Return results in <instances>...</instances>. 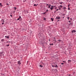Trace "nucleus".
Wrapping results in <instances>:
<instances>
[{
  "mask_svg": "<svg viewBox=\"0 0 76 76\" xmlns=\"http://www.w3.org/2000/svg\"><path fill=\"white\" fill-rule=\"evenodd\" d=\"M39 66L40 67H42V66H41V65H40Z\"/></svg>",
  "mask_w": 76,
  "mask_h": 76,
  "instance_id": "17",
  "label": "nucleus"
},
{
  "mask_svg": "<svg viewBox=\"0 0 76 76\" xmlns=\"http://www.w3.org/2000/svg\"><path fill=\"white\" fill-rule=\"evenodd\" d=\"M4 41H5V40H4V39H1V42H4Z\"/></svg>",
  "mask_w": 76,
  "mask_h": 76,
  "instance_id": "5",
  "label": "nucleus"
},
{
  "mask_svg": "<svg viewBox=\"0 0 76 76\" xmlns=\"http://www.w3.org/2000/svg\"><path fill=\"white\" fill-rule=\"evenodd\" d=\"M2 21L3 22H4V20H2Z\"/></svg>",
  "mask_w": 76,
  "mask_h": 76,
  "instance_id": "19",
  "label": "nucleus"
},
{
  "mask_svg": "<svg viewBox=\"0 0 76 76\" xmlns=\"http://www.w3.org/2000/svg\"><path fill=\"white\" fill-rule=\"evenodd\" d=\"M10 42V41L8 42Z\"/></svg>",
  "mask_w": 76,
  "mask_h": 76,
  "instance_id": "45",
  "label": "nucleus"
},
{
  "mask_svg": "<svg viewBox=\"0 0 76 76\" xmlns=\"http://www.w3.org/2000/svg\"><path fill=\"white\" fill-rule=\"evenodd\" d=\"M34 6H37V5L36 4H34Z\"/></svg>",
  "mask_w": 76,
  "mask_h": 76,
  "instance_id": "9",
  "label": "nucleus"
},
{
  "mask_svg": "<svg viewBox=\"0 0 76 76\" xmlns=\"http://www.w3.org/2000/svg\"><path fill=\"white\" fill-rule=\"evenodd\" d=\"M58 9H57V10H56V11H58Z\"/></svg>",
  "mask_w": 76,
  "mask_h": 76,
  "instance_id": "32",
  "label": "nucleus"
},
{
  "mask_svg": "<svg viewBox=\"0 0 76 76\" xmlns=\"http://www.w3.org/2000/svg\"><path fill=\"white\" fill-rule=\"evenodd\" d=\"M21 18V17L20 16H19V18L20 19Z\"/></svg>",
  "mask_w": 76,
  "mask_h": 76,
  "instance_id": "20",
  "label": "nucleus"
},
{
  "mask_svg": "<svg viewBox=\"0 0 76 76\" xmlns=\"http://www.w3.org/2000/svg\"><path fill=\"white\" fill-rule=\"evenodd\" d=\"M69 5H68V7H69Z\"/></svg>",
  "mask_w": 76,
  "mask_h": 76,
  "instance_id": "41",
  "label": "nucleus"
},
{
  "mask_svg": "<svg viewBox=\"0 0 76 76\" xmlns=\"http://www.w3.org/2000/svg\"><path fill=\"white\" fill-rule=\"evenodd\" d=\"M8 4H7V5H8Z\"/></svg>",
  "mask_w": 76,
  "mask_h": 76,
  "instance_id": "43",
  "label": "nucleus"
},
{
  "mask_svg": "<svg viewBox=\"0 0 76 76\" xmlns=\"http://www.w3.org/2000/svg\"><path fill=\"white\" fill-rule=\"evenodd\" d=\"M48 10H46V12H48Z\"/></svg>",
  "mask_w": 76,
  "mask_h": 76,
  "instance_id": "37",
  "label": "nucleus"
},
{
  "mask_svg": "<svg viewBox=\"0 0 76 76\" xmlns=\"http://www.w3.org/2000/svg\"><path fill=\"white\" fill-rule=\"evenodd\" d=\"M54 39H55L56 38H55V37L54 38Z\"/></svg>",
  "mask_w": 76,
  "mask_h": 76,
  "instance_id": "42",
  "label": "nucleus"
},
{
  "mask_svg": "<svg viewBox=\"0 0 76 76\" xmlns=\"http://www.w3.org/2000/svg\"><path fill=\"white\" fill-rule=\"evenodd\" d=\"M2 25H3V24H4V23H2Z\"/></svg>",
  "mask_w": 76,
  "mask_h": 76,
  "instance_id": "30",
  "label": "nucleus"
},
{
  "mask_svg": "<svg viewBox=\"0 0 76 76\" xmlns=\"http://www.w3.org/2000/svg\"><path fill=\"white\" fill-rule=\"evenodd\" d=\"M72 33H73L74 32L75 33V32H76V31H75V30H73L72 31Z\"/></svg>",
  "mask_w": 76,
  "mask_h": 76,
  "instance_id": "3",
  "label": "nucleus"
},
{
  "mask_svg": "<svg viewBox=\"0 0 76 76\" xmlns=\"http://www.w3.org/2000/svg\"><path fill=\"white\" fill-rule=\"evenodd\" d=\"M48 8H50V6H48Z\"/></svg>",
  "mask_w": 76,
  "mask_h": 76,
  "instance_id": "29",
  "label": "nucleus"
},
{
  "mask_svg": "<svg viewBox=\"0 0 76 76\" xmlns=\"http://www.w3.org/2000/svg\"><path fill=\"white\" fill-rule=\"evenodd\" d=\"M67 19L69 20V19H70V17H67Z\"/></svg>",
  "mask_w": 76,
  "mask_h": 76,
  "instance_id": "18",
  "label": "nucleus"
},
{
  "mask_svg": "<svg viewBox=\"0 0 76 76\" xmlns=\"http://www.w3.org/2000/svg\"><path fill=\"white\" fill-rule=\"evenodd\" d=\"M66 9V7H64V10H65V9Z\"/></svg>",
  "mask_w": 76,
  "mask_h": 76,
  "instance_id": "13",
  "label": "nucleus"
},
{
  "mask_svg": "<svg viewBox=\"0 0 76 76\" xmlns=\"http://www.w3.org/2000/svg\"><path fill=\"white\" fill-rule=\"evenodd\" d=\"M20 19V18H18V19H17L18 20H19Z\"/></svg>",
  "mask_w": 76,
  "mask_h": 76,
  "instance_id": "24",
  "label": "nucleus"
},
{
  "mask_svg": "<svg viewBox=\"0 0 76 76\" xmlns=\"http://www.w3.org/2000/svg\"><path fill=\"white\" fill-rule=\"evenodd\" d=\"M51 19H52V18H51Z\"/></svg>",
  "mask_w": 76,
  "mask_h": 76,
  "instance_id": "49",
  "label": "nucleus"
},
{
  "mask_svg": "<svg viewBox=\"0 0 76 76\" xmlns=\"http://www.w3.org/2000/svg\"><path fill=\"white\" fill-rule=\"evenodd\" d=\"M57 7H56L55 8V9H57Z\"/></svg>",
  "mask_w": 76,
  "mask_h": 76,
  "instance_id": "33",
  "label": "nucleus"
},
{
  "mask_svg": "<svg viewBox=\"0 0 76 76\" xmlns=\"http://www.w3.org/2000/svg\"><path fill=\"white\" fill-rule=\"evenodd\" d=\"M55 67H58V66H57V65H56V66H55Z\"/></svg>",
  "mask_w": 76,
  "mask_h": 76,
  "instance_id": "10",
  "label": "nucleus"
},
{
  "mask_svg": "<svg viewBox=\"0 0 76 76\" xmlns=\"http://www.w3.org/2000/svg\"><path fill=\"white\" fill-rule=\"evenodd\" d=\"M54 7H56V6H54Z\"/></svg>",
  "mask_w": 76,
  "mask_h": 76,
  "instance_id": "44",
  "label": "nucleus"
},
{
  "mask_svg": "<svg viewBox=\"0 0 76 76\" xmlns=\"http://www.w3.org/2000/svg\"><path fill=\"white\" fill-rule=\"evenodd\" d=\"M70 75H69V76H70Z\"/></svg>",
  "mask_w": 76,
  "mask_h": 76,
  "instance_id": "48",
  "label": "nucleus"
},
{
  "mask_svg": "<svg viewBox=\"0 0 76 76\" xmlns=\"http://www.w3.org/2000/svg\"><path fill=\"white\" fill-rule=\"evenodd\" d=\"M2 6H3V5H1V7H2Z\"/></svg>",
  "mask_w": 76,
  "mask_h": 76,
  "instance_id": "36",
  "label": "nucleus"
},
{
  "mask_svg": "<svg viewBox=\"0 0 76 76\" xmlns=\"http://www.w3.org/2000/svg\"><path fill=\"white\" fill-rule=\"evenodd\" d=\"M50 45H53V44H50Z\"/></svg>",
  "mask_w": 76,
  "mask_h": 76,
  "instance_id": "14",
  "label": "nucleus"
},
{
  "mask_svg": "<svg viewBox=\"0 0 76 76\" xmlns=\"http://www.w3.org/2000/svg\"><path fill=\"white\" fill-rule=\"evenodd\" d=\"M68 1H69V0H67Z\"/></svg>",
  "mask_w": 76,
  "mask_h": 76,
  "instance_id": "46",
  "label": "nucleus"
},
{
  "mask_svg": "<svg viewBox=\"0 0 76 76\" xmlns=\"http://www.w3.org/2000/svg\"><path fill=\"white\" fill-rule=\"evenodd\" d=\"M7 42V43L9 42Z\"/></svg>",
  "mask_w": 76,
  "mask_h": 76,
  "instance_id": "40",
  "label": "nucleus"
},
{
  "mask_svg": "<svg viewBox=\"0 0 76 76\" xmlns=\"http://www.w3.org/2000/svg\"><path fill=\"white\" fill-rule=\"evenodd\" d=\"M7 47H9V45H7Z\"/></svg>",
  "mask_w": 76,
  "mask_h": 76,
  "instance_id": "22",
  "label": "nucleus"
},
{
  "mask_svg": "<svg viewBox=\"0 0 76 76\" xmlns=\"http://www.w3.org/2000/svg\"><path fill=\"white\" fill-rule=\"evenodd\" d=\"M61 64H64V63H61Z\"/></svg>",
  "mask_w": 76,
  "mask_h": 76,
  "instance_id": "28",
  "label": "nucleus"
},
{
  "mask_svg": "<svg viewBox=\"0 0 76 76\" xmlns=\"http://www.w3.org/2000/svg\"><path fill=\"white\" fill-rule=\"evenodd\" d=\"M1 4H1V3H0V5H1Z\"/></svg>",
  "mask_w": 76,
  "mask_h": 76,
  "instance_id": "31",
  "label": "nucleus"
},
{
  "mask_svg": "<svg viewBox=\"0 0 76 76\" xmlns=\"http://www.w3.org/2000/svg\"><path fill=\"white\" fill-rule=\"evenodd\" d=\"M58 42H61V40H58Z\"/></svg>",
  "mask_w": 76,
  "mask_h": 76,
  "instance_id": "11",
  "label": "nucleus"
},
{
  "mask_svg": "<svg viewBox=\"0 0 76 76\" xmlns=\"http://www.w3.org/2000/svg\"><path fill=\"white\" fill-rule=\"evenodd\" d=\"M18 63L19 65H20V64H21V62H20V61H18Z\"/></svg>",
  "mask_w": 76,
  "mask_h": 76,
  "instance_id": "2",
  "label": "nucleus"
},
{
  "mask_svg": "<svg viewBox=\"0 0 76 76\" xmlns=\"http://www.w3.org/2000/svg\"><path fill=\"white\" fill-rule=\"evenodd\" d=\"M63 62L64 63H66V61H63Z\"/></svg>",
  "mask_w": 76,
  "mask_h": 76,
  "instance_id": "15",
  "label": "nucleus"
},
{
  "mask_svg": "<svg viewBox=\"0 0 76 76\" xmlns=\"http://www.w3.org/2000/svg\"><path fill=\"white\" fill-rule=\"evenodd\" d=\"M55 41H56V39H55Z\"/></svg>",
  "mask_w": 76,
  "mask_h": 76,
  "instance_id": "47",
  "label": "nucleus"
},
{
  "mask_svg": "<svg viewBox=\"0 0 76 76\" xmlns=\"http://www.w3.org/2000/svg\"><path fill=\"white\" fill-rule=\"evenodd\" d=\"M54 7V6H51V7H50V10H53V9H54V7Z\"/></svg>",
  "mask_w": 76,
  "mask_h": 76,
  "instance_id": "1",
  "label": "nucleus"
},
{
  "mask_svg": "<svg viewBox=\"0 0 76 76\" xmlns=\"http://www.w3.org/2000/svg\"><path fill=\"white\" fill-rule=\"evenodd\" d=\"M68 10H69V9H70V8H68Z\"/></svg>",
  "mask_w": 76,
  "mask_h": 76,
  "instance_id": "39",
  "label": "nucleus"
},
{
  "mask_svg": "<svg viewBox=\"0 0 76 76\" xmlns=\"http://www.w3.org/2000/svg\"><path fill=\"white\" fill-rule=\"evenodd\" d=\"M60 9H61V8H59V10H60Z\"/></svg>",
  "mask_w": 76,
  "mask_h": 76,
  "instance_id": "34",
  "label": "nucleus"
},
{
  "mask_svg": "<svg viewBox=\"0 0 76 76\" xmlns=\"http://www.w3.org/2000/svg\"><path fill=\"white\" fill-rule=\"evenodd\" d=\"M46 20V18H44V20Z\"/></svg>",
  "mask_w": 76,
  "mask_h": 76,
  "instance_id": "25",
  "label": "nucleus"
},
{
  "mask_svg": "<svg viewBox=\"0 0 76 76\" xmlns=\"http://www.w3.org/2000/svg\"><path fill=\"white\" fill-rule=\"evenodd\" d=\"M52 67H55V66H54V65H52Z\"/></svg>",
  "mask_w": 76,
  "mask_h": 76,
  "instance_id": "16",
  "label": "nucleus"
},
{
  "mask_svg": "<svg viewBox=\"0 0 76 76\" xmlns=\"http://www.w3.org/2000/svg\"><path fill=\"white\" fill-rule=\"evenodd\" d=\"M69 23H70V21H69Z\"/></svg>",
  "mask_w": 76,
  "mask_h": 76,
  "instance_id": "38",
  "label": "nucleus"
},
{
  "mask_svg": "<svg viewBox=\"0 0 76 76\" xmlns=\"http://www.w3.org/2000/svg\"><path fill=\"white\" fill-rule=\"evenodd\" d=\"M10 16H11V17H12V15H10Z\"/></svg>",
  "mask_w": 76,
  "mask_h": 76,
  "instance_id": "27",
  "label": "nucleus"
},
{
  "mask_svg": "<svg viewBox=\"0 0 76 76\" xmlns=\"http://www.w3.org/2000/svg\"><path fill=\"white\" fill-rule=\"evenodd\" d=\"M62 3H63V2H59V4H62Z\"/></svg>",
  "mask_w": 76,
  "mask_h": 76,
  "instance_id": "7",
  "label": "nucleus"
},
{
  "mask_svg": "<svg viewBox=\"0 0 76 76\" xmlns=\"http://www.w3.org/2000/svg\"><path fill=\"white\" fill-rule=\"evenodd\" d=\"M45 13H46V12L43 13V14H45Z\"/></svg>",
  "mask_w": 76,
  "mask_h": 76,
  "instance_id": "26",
  "label": "nucleus"
},
{
  "mask_svg": "<svg viewBox=\"0 0 76 76\" xmlns=\"http://www.w3.org/2000/svg\"><path fill=\"white\" fill-rule=\"evenodd\" d=\"M5 38H8V39H9V36H5Z\"/></svg>",
  "mask_w": 76,
  "mask_h": 76,
  "instance_id": "4",
  "label": "nucleus"
},
{
  "mask_svg": "<svg viewBox=\"0 0 76 76\" xmlns=\"http://www.w3.org/2000/svg\"><path fill=\"white\" fill-rule=\"evenodd\" d=\"M60 7H61V8H62V7H63V6H62V5H60Z\"/></svg>",
  "mask_w": 76,
  "mask_h": 76,
  "instance_id": "12",
  "label": "nucleus"
},
{
  "mask_svg": "<svg viewBox=\"0 0 76 76\" xmlns=\"http://www.w3.org/2000/svg\"><path fill=\"white\" fill-rule=\"evenodd\" d=\"M49 6H51V4H50L49 5Z\"/></svg>",
  "mask_w": 76,
  "mask_h": 76,
  "instance_id": "23",
  "label": "nucleus"
},
{
  "mask_svg": "<svg viewBox=\"0 0 76 76\" xmlns=\"http://www.w3.org/2000/svg\"><path fill=\"white\" fill-rule=\"evenodd\" d=\"M14 8L15 9V10H16V9H17V8H16V7H14Z\"/></svg>",
  "mask_w": 76,
  "mask_h": 76,
  "instance_id": "8",
  "label": "nucleus"
},
{
  "mask_svg": "<svg viewBox=\"0 0 76 76\" xmlns=\"http://www.w3.org/2000/svg\"><path fill=\"white\" fill-rule=\"evenodd\" d=\"M68 61H69V62H70V61H71V60H68Z\"/></svg>",
  "mask_w": 76,
  "mask_h": 76,
  "instance_id": "21",
  "label": "nucleus"
},
{
  "mask_svg": "<svg viewBox=\"0 0 76 76\" xmlns=\"http://www.w3.org/2000/svg\"><path fill=\"white\" fill-rule=\"evenodd\" d=\"M56 19H60V17H56Z\"/></svg>",
  "mask_w": 76,
  "mask_h": 76,
  "instance_id": "6",
  "label": "nucleus"
},
{
  "mask_svg": "<svg viewBox=\"0 0 76 76\" xmlns=\"http://www.w3.org/2000/svg\"><path fill=\"white\" fill-rule=\"evenodd\" d=\"M47 6H49V5H48V4H47Z\"/></svg>",
  "mask_w": 76,
  "mask_h": 76,
  "instance_id": "35",
  "label": "nucleus"
}]
</instances>
